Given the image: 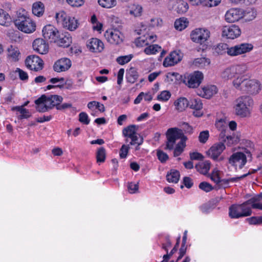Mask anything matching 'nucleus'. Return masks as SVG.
<instances>
[{"mask_svg":"<svg viewBox=\"0 0 262 262\" xmlns=\"http://www.w3.org/2000/svg\"><path fill=\"white\" fill-rule=\"evenodd\" d=\"M253 46L251 43H243L230 48H227V54L232 56H235L251 51Z\"/></svg>","mask_w":262,"mask_h":262,"instance_id":"nucleus-10","label":"nucleus"},{"mask_svg":"<svg viewBox=\"0 0 262 262\" xmlns=\"http://www.w3.org/2000/svg\"><path fill=\"white\" fill-rule=\"evenodd\" d=\"M215 125L216 128L221 132L219 135V138H224L225 136L227 129V123L224 119H221L215 122Z\"/></svg>","mask_w":262,"mask_h":262,"instance_id":"nucleus-27","label":"nucleus"},{"mask_svg":"<svg viewBox=\"0 0 262 262\" xmlns=\"http://www.w3.org/2000/svg\"><path fill=\"white\" fill-rule=\"evenodd\" d=\"M232 83L236 89L251 95H256L261 90V85L258 80L248 79L244 75L236 77Z\"/></svg>","mask_w":262,"mask_h":262,"instance_id":"nucleus-1","label":"nucleus"},{"mask_svg":"<svg viewBox=\"0 0 262 262\" xmlns=\"http://www.w3.org/2000/svg\"><path fill=\"white\" fill-rule=\"evenodd\" d=\"M203 94L202 95L203 97L209 99L214 94L217 93V88L214 85L205 86L202 89Z\"/></svg>","mask_w":262,"mask_h":262,"instance_id":"nucleus-30","label":"nucleus"},{"mask_svg":"<svg viewBox=\"0 0 262 262\" xmlns=\"http://www.w3.org/2000/svg\"><path fill=\"white\" fill-rule=\"evenodd\" d=\"M241 34L240 28L235 25L224 26L222 28V36L227 38L233 39L238 37Z\"/></svg>","mask_w":262,"mask_h":262,"instance_id":"nucleus-14","label":"nucleus"},{"mask_svg":"<svg viewBox=\"0 0 262 262\" xmlns=\"http://www.w3.org/2000/svg\"><path fill=\"white\" fill-rule=\"evenodd\" d=\"M142 13V8L140 5H135L130 10V14L134 15L135 17L140 16Z\"/></svg>","mask_w":262,"mask_h":262,"instance_id":"nucleus-48","label":"nucleus"},{"mask_svg":"<svg viewBox=\"0 0 262 262\" xmlns=\"http://www.w3.org/2000/svg\"><path fill=\"white\" fill-rule=\"evenodd\" d=\"M162 24V19L158 17L151 18L149 23V26L151 27L161 26Z\"/></svg>","mask_w":262,"mask_h":262,"instance_id":"nucleus-56","label":"nucleus"},{"mask_svg":"<svg viewBox=\"0 0 262 262\" xmlns=\"http://www.w3.org/2000/svg\"><path fill=\"white\" fill-rule=\"evenodd\" d=\"M42 32L45 39L49 40L51 42H55V39L59 33L55 27L51 25L45 26Z\"/></svg>","mask_w":262,"mask_h":262,"instance_id":"nucleus-15","label":"nucleus"},{"mask_svg":"<svg viewBox=\"0 0 262 262\" xmlns=\"http://www.w3.org/2000/svg\"><path fill=\"white\" fill-rule=\"evenodd\" d=\"M180 172L178 170L171 169L166 175V180L169 183H177L180 179Z\"/></svg>","mask_w":262,"mask_h":262,"instance_id":"nucleus-32","label":"nucleus"},{"mask_svg":"<svg viewBox=\"0 0 262 262\" xmlns=\"http://www.w3.org/2000/svg\"><path fill=\"white\" fill-rule=\"evenodd\" d=\"M199 187L200 189L206 192H210L213 189L212 186L206 182H202L200 183L199 185Z\"/></svg>","mask_w":262,"mask_h":262,"instance_id":"nucleus-49","label":"nucleus"},{"mask_svg":"<svg viewBox=\"0 0 262 262\" xmlns=\"http://www.w3.org/2000/svg\"><path fill=\"white\" fill-rule=\"evenodd\" d=\"M58 24H60L64 28L74 31L78 27V21L74 17L68 16L64 11H60L55 16Z\"/></svg>","mask_w":262,"mask_h":262,"instance_id":"nucleus-6","label":"nucleus"},{"mask_svg":"<svg viewBox=\"0 0 262 262\" xmlns=\"http://www.w3.org/2000/svg\"><path fill=\"white\" fill-rule=\"evenodd\" d=\"M190 36L193 42L202 44L209 38L210 31L204 28H197L191 32Z\"/></svg>","mask_w":262,"mask_h":262,"instance_id":"nucleus-9","label":"nucleus"},{"mask_svg":"<svg viewBox=\"0 0 262 262\" xmlns=\"http://www.w3.org/2000/svg\"><path fill=\"white\" fill-rule=\"evenodd\" d=\"M225 149V145L222 142L214 144L207 151L208 156L213 160H217L219 157Z\"/></svg>","mask_w":262,"mask_h":262,"instance_id":"nucleus-16","label":"nucleus"},{"mask_svg":"<svg viewBox=\"0 0 262 262\" xmlns=\"http://www.w3.org/2000/svg\"><path fill=\"white\" fill-rule=\"evenodd\" d=\"M253 103L250 96L243 95L238 97L234 101L233 106L235 115L242 118L250 117Z\"/></svg>","mask_w":262,"mask_h":262,"instance_id":"nucleus-2","label":"nucleus"},{"mask_svg":"<svg viewBox=\"0 0 262 262\" xmlns=\"http://www.w3.org/2000/svg\"><path fill=\"white\" fill-rule=\"evenodd\" d=\"M210 162L209 161L206 160L203 162H200L198 164H196L195 168L200 173L205 175L208 172L210 168Z\"/></svg>","mask_w":262,"mask_h":262,"instance_id":"nucleus-26","label":"nucleus"},{"mask_svg":"<svg viewBox=\"0 0 262 262\" xmlns=\"http://www.w3.org/2000/svg\"><path fill=\"white\" fill-rule=\"evenodd\" d=\"M248 200L241 204L232 205L229 209V215L231 219H238L250 216L252 214L251 207Z\"/></svg>","mask_w":262,"mask_h":262,"instance_id":"nucleus-4","label":"nucleus"},{"mask_svg":"<svg viewBox=\"0 0 262 262\" xmlns=\"http://www.w3.org/2000/svg\"><path fill=\"white\" fill-rule=\"evenodd\" d=\"M66 1L72 7H80L84 3L83 0H66Z\"/></svg>","mask_w":262,"mask_h":262,"instance_id":"nucleus-61","label":"nucleus"},{"mask_svg":"<svg viewBox=\"0 0 262 262\" xmlns=\"http://www.w3.org/2000/svg\"><path fill=\"white\" fill-rule=\"evenodd\" d=\"M243 11L239 9H231L227 11L225 15L227 22L234 23L243 18Z\"/></svg>","mask_w":262,"mask_h":262,"instance_id":"nucleus-18","label":"nucleus"},{"mask_svg":"<svg viewBox=\"0 0 262 262\" xmlns=\"http://www.w3.org/2000/svg\"><path fill=\"white\" fill-rule=\"evenodd\" d=\"M248 70V68L246 64H236L232 66L229 68H226L222 73V77L225 79L228 80L232 79L236 76H243Z\"/></svg>","mask_w":262,"mask_h":262,"instance_id":"nucleus-7","label":"nucleus"},{"mask_svg":"<svg viewBox=\"0 0 262 262\" xmlns=\"http://www.w3.org/2000/svg\"><path fill=\"white\" fill-rule=\"evenodd\" d=\"M246 221L250 225H260L262 224V215L261 216H252L247 218Z\"/></svg>","mask_w":262,"mask_h":262,"instance_id":"nucleus-47","label":"nucleus"},{"mask_svg":"<svg viewBox=\"0 0 262 262\" xmlns=\"http://www.w3.org/2000/svg\"><path fill=\"white\" fill-rule=\"evenodd\" d=\"M45 98V95H42L35 101V103L36 105V109L38 112L44 113L50 110L49 107L45 103L46 102Z\"/></svg>","mask_w":262,"mask_h":262,"instance_id":"nucleus-24","label":"nucleus"},{"mask_svg":"<svg viewBox=\"0 0 262 262\" xmlns=\"http://www.w3.org/2000/svg\"><path fill=\"white\" fill-rule=\"evenodd\" d=\"M23 12L17 14V17L14 21V24L21 31L26 33H32L35 30V23L25 14V11Z\"/></svg>","mask_w":262,"mask_h":262,"instance_id":"nucleus-3","label":"nucleus"},{"mask_svg":"<svg viewBox=\"0 0 262 262\" xmlns=\"http://www.w3.org/2000/svg\"><path fill=\"white\" fill-rule=\"evenodd\" d=\"M11 21L10 15L2 9H0V25L8 26Z\"/></svg>","mask_w":262,"mask_h":262,"instance_id":"nucleus-34","label":"nucleus"},{"mask_svg":"<svg viewBox=\"0 0 262 262\" xmlns=\"http://www.w3.org/2000/svg\"><path fill=\"white\" fill-rule=\"evenodd\" d=\"M209 137L208 130L202 131L200 133L199 136V141L202 143H205L207 142Z\"/></svg>","mask_w":262,"mask_h":262,"instance_id":"nucleus-53","label":"nucleus"},{"mask_svg":"<svg viewBox=\"0 0 262 262\" xmlns=\"http://www.w3.org/2000/svg\"><path fill=\"white\" fill-rule=\"evenodd\" d=\"M157 157L162 163L165 162L168 159L167 154L160 150L157 151Z\"/></svg>","mask_w":262,"mask_h":262,"instance_id":"nucleus-60","label":"nucleus"},{"mask_svg":"<svg viewBox=\"0 0 262 262\" xmlns=\"http://www.w3.org/2000/svg\"><path fill=\"white\" fill-rule=\"evenodd\" d=\"M247 155L244 153L237 151L233 153L228 159V163L236 168L238 166L239 169H242L247 162V159L252 160V154L248 150H245Z\"/></svg>","mask_w":262,"mask_h":262,"instance_id":"nucleus-5","label":"nucleus"},{"mask_svg":"<svg viewBox=\"0 0 262 262\" xmlns=\"http://www.w3.org/2000/svg\"><path fill=\"white\" fill-rule=\"evenodd\" d=\"M45 99L46 102L45 103L48 105L50 110L55 106L57 108V105H58L59 103H60L63 100V98L61 96L57 95H51L50 96H46L45 95Z\"/></svg>","mask_w":262,"mask_h":262,"instance_id":"nucleus-23","label":"nucleus"},{"mask_svg":"<svg viewBox=\"0 0 262 262\" xmlns=\"http://www.w3.org/2000/svg\"><path fill=\"white\" fill-rule=\"evenodd\" d=\"M127 188L129 193H135L138 192L139 189L138 183H135L133 182L129 183Z\"/></svg>","mask_w":262,"mask_h":262,"instance_id":"nucleus-58","label":"nucleus"},{"mask_svg":"<svg viewBox=\"0 0 262 262\" xmlns=\"http://www.w3.org/2000/svg\"><path fill=\"white\" fill-rule=\"evenodd\" d=\"M44 11L45 6L42 2H37L33 4L32 13L35 15L40 17L43 15Z\"/></svg>","mask_w":262,"mask_h":262,"instance_id":"nucleus-31","label":"nucleus"},{"mask_svg":"<svg viewBox=\"0 0 262 262\" xmlns=\"http://www.w3.org/2000/svg\"><path fill=\"white\" fill-rule=\"evenodd\" d=\"M139 77V74L137 70L134 68H130L126 73V79L128 82L135 83Z\"/></svg>","mask_w":262,"mask_h":262,"instance_id":"nucleus-28","label":"nucleus"},{"mask_svg":"<svg viewBox=\"0 0 262 262\" xmlns=\"http://www.w3.org/2000/svg\"><path fill=\"white\" fill-rule=\"evenodd\" d=\"M203 74L200 71H195L185 77L184 82L190 88H195L200 85L203 79Z\"/></svg>","mask_w":262,"mask_h":262,"instance_id":"nucleus-12","label":"nucleus"},{"mask_svg":"<svg viewBox=\"0 0 262 262\" xmlns=\"http://www.w3.org/2000/svg\"><path fill=\"white\" fill-rule=\"evenodd\" d=\"M161 48L158 45H153L149 46L144 49V52L147 55H151L156 54L159 52Z\"/></svg>","mask_w":262,"mask_h":262,"instance_id":"nucleus-43","label":"nucleus"},{"mask_svg":"<svg viewBox=\"0 0 262 262\" xmlns=\"http://www.w3.org/2000/svg\"><path fill=\"white\" fill-rule=\"evenodd\" d=\"M79 121L84 124L88 125L90 123L88 115L84 112H81L79 115Z\"/></svg>","mask_w":262,"mask_h":262,"instance_id":"nucleus-55","label":"nucleus"},{"mask_svg":"<svg viewBox=\"0 0 262 262\" xmlns=\"http://www.w3.org/2000/svg\"><path fill=\"white\" fill-rule=\"evenodd\" d=\"M171 97L170 93L168 91H162L157 97L159 100L167 101Z\"/></svg>","mask_w":262,"mask_h":262,"instance_id":"nucleus-52","label":"nucleus"},{"mask_svg":"<svg viewBox=\"0 0 262 262\" xmlns=\"http://www.w3.org/2000/svg\"><path fill=\"white\" fill-rule=\"evenodd\" d=\"M174 104L178 111L182 112L189 106V101L185 97H180L174 101Z\"/></svg>","mask_w":262,"mask_h":262,"instance_id":"nucleus-29","label":"nucleus"},{"mask_svg":"<svg viewBox=\"0 0 262 262\" xmlns=\"http://www.w3.org/2000/svg\"><path fill=\"white\" fill-rule=\"evenodd\" d=\"M15 72L18 73L19 78L23 81H27L29 78L27 72L19 68H16Z\"/></svg>","mask_w":262,"mask_h":262,"instance_id":"nucleus-54","label":"nucleus"},{"mask_svg":"<svg viewBox=\"0 0 262 262\" xmlns=\"http://www.w3.org/2000/svg\"><path fill=\"white\" fill-rule=\"evenodd\" d=\"M106 159L105 149L103 147H100L96 152V159L98 163L104 162Z\"/></svg>","mask_w":262,"mask_h":262,"instance_id":"nucleus-41","label":"nucleus"},{"mask_svg":"<svg viewBox=\"0 0 262 262\" xmlns=\"http://www.w3.org/2000/svg\"><path fill=\"white\" fill-rule=\"evenodd\" d=\"M183 134L182 130L179 128L176 127L169 128L166 133L167 142L165 149L172 150L176 140L181 139Z\"/></svg>","mask_w":262,"mask_h":262,"instance_id":"nucleus-8","label":"nucleus"},{"mask_svg":"<svg viewBox=\"0 0 262 262\" xmlns=\"http://www.w3.org/2000/svg\"><path fill=\"white\" fill-rule=\"evenodd\" d=\"M129 150L128 146L123 145L120 150V157L122 159L125 158L127 155Z\"/></svg>","mask_w":262,"mask_h":262,"instance_id":"nucleus-59","label":"nucleus"},{"mask_svg":"<svg viewBox=\"0 0 262 262\" xmlns=\"http://www.w3.org/2000/svg\"><path fill=\"white\" fill-rule=\"evenodd\" d=\"M189 106L194 110H201L203 108V103L199 98L191 99L189 102Z\"/></svg>","mask_w":262,"mask_h":262,"instance_id":"nucleus-37","label":"nucleus"},{"mask_svg":"<svg viewBox=\"0 0 262 262\" xmlns=\"http://www.w3.org/2000/svg\"><path fill=\"white\" fill-rule=\"evenodd\" d=\"M222 141L225 142L226 145L228 146H230L232 145L235 144L236 140L234 137L231 136H226L224 138H219Z\"/></svg>","mask_w":262,"mask_h":262,"instance_id":"nucleus-51","label":"nucleus"},{"mask_svg":"<svg viewBox=\"0 0 262 262\" xmlns=\"http://www.w3.org/2000/svg\"><path fill=\"white\" fill-rule=\"evenodd\" d=\"M20 52L17 48L11 46L8 50V56L13 61H16L18 60V56Z\"/></svg>","mask_w":262,"mask_h":262,"instance_id":"nucleus-36","label":"nucleus"},{"mask_svg":"<svg viewBox=\"0 0 262 262\" xmlns=\"http://www.w3.org/2000/svg\"><path fill=\"white\" fill-rule=\"evenodd\" d=\"M211 180L217 185L221 179L219 176V171L217 169H214L210 176Z\"/></svg>","mask_w":262,"mask_h":262,"instance_id":"nucleus-57","label":"nucleus"},{"mask_svg":"<svg viewBox=\"0 0 262 262\" xmlns=\"http://www.w3.org/2000/svg\"><path fill=\"white\" fill-rule=\"evenodd\" d=\"M25 64L28 69L37 72L43 69L44 63L39 56L30 55L26 58Z\"/></svg>","mask_w":262,"mask_h":262,"instance_id":"nucleus-11","label":"nucleus"},{"mask_svg":"<svg viewBox=\"0 0 262 262\" xmlns=\"http://www.w3.org/2000/svg\"><path fill=\"white\" fill-rule=\"evenodd\" d=\"M181 60V56L177 51H173L166 57L163 63L165 67H171L177 64Z\"/></svg>","mask_w":262,"mask_h":262,"instance_id":"nucleus-22","label":"nucleus"},{"mask_svg":"<svg viewBox=\"0 0 262 262\" xmlns=\"http://www.w3.org/2000/svg\"><path fill=\"white\" fill-rule=\"evenodd\" d=\"M132 54L125 56H121L117 58L116 61L120 65H124L129 62L133 58Z\"/></svg>","mask_w":262,"mask_h":262,"instance_id":"nucleus-45","label":"nucleus"},{"mask_svg":"<svg viewBox=\"0 0 262 262\" xmlns=\"http://www.w3.org/2000/svg\"><path fill=\"white\" fill-rule=\"evenodd\" d=\"M243 18L247 21H250L254 19L257 15L256 10L252 8H248L243 11Z\"/></svg>","mask_w":262,"mask_h":262,"instance_id":"nucleus-33","label":"nucleus"},{"mask_svg":"<svg viewBox=\"0 0 262 262\" xmlns=\"http://www.w3.org/2000/svg\"><path fill=\"white\" fill-rule=\"evenodd\" d=\"M179 126L181 128L183 133L191 135L193 133V128L187 122H181L179 124Z\"/></svg>","mask_w":262,"mask_h":262,"instance_id":"nucleus-46","label":"nucleus"},{"mask_svg":"<svg viewBox=\"0 0 262 262\" xmlns=\"http://www.w3.org/2000/svg\"><path fill=\"white\" fill-rule=\"evenodd\" d=\"M71 60L67 58H62L57 60L53 65V69L56 72H65L71 67Z\"/></svg>","mask_w":262,"mask_h":262,"instance_id":"nucleus-17","label":"nucleus"},{"mask_svg":"<svg viewBox=\"0 0 262 262\" xmlns=\"http://www.w3.org/2000/svg\"><path fill=\"white\" fill-rule=\"evenodd\" d=\"M189 155L191 160H202L203 158V155L197 152L190 153Z\"/></svg>","mask_w":262,"mask_h":262,"instance_id":"nucleus-63","label":"nucleus"},{"mask_svg":"<svg viewBox=\"0 0 262 262\" xmlns=\"http://www.w3.org/2000/svg\"><path fill=\"white\" fill-rule=\"evenodd\" d=\"M122 133L124 136L130 138L136 134H137L136 130V125H130L124 128L122 131Z\"/></svg>","mask_w":262,"mask_h":262,"instance_id":"nucleus-39","label":"nucleus"},{"mask_svg":"<svg viewBox=\"0 0 262 262\" xmlns=\"http://www.w3.org/2000/svg\"><path fill=\"white\" fill-rule=\"evenodd\" d=\"M130 139H131V142H130V145L138 144V145H140L143 142V139L139 137L137 133L130 137Z\"/></svg>","mask_w":262,"mask_h":262,"instance_id":"nucleus-50","label":"nucleus"},{"mask_svg":"<svg viewBox=\"0 0 262 262\" xmlns=\"http://www.w3.org/2000/svg\"><path fill=\"white\" fill-rule=\"evenodd\" d=\"M188 24V22L187 21L186 19L181 18L175 21L174 25L177 30L182 31L187 27Z\"/></svg>","mask_w":262,"mask_h":262,"instance_id":"nucleus-40","label":"nucleus"},{"mask_svg":"<svg viewBox=\"0 0 262 262\" xmlns=\"http://www.w3.org/2000/svg\"><path fill=\"white\" fill-rule=\"evenodd\" d=\"M33 48L38 53L45 54L48 52L49 46L44 39L37 38L33 42Z\"/></svg>","mask_w":262,"mask_h":262,"instance_id":"nucleus-20","label":"nucleus"},{"mask_svg":"<svg viewBox=\"0 0 262 262\" xmlns=\"http://www.w3.org/2000/svg\"><path fill=\"white\" fill-rule=\"evenodd\" d=\"M183 184L187 188H190L192 186L193 183L190 178L185 177L183 178Z\"/></svg>","mask_w":262,"mask_h":262,"instance_id":"nucleus-64","label":"nucleus"},{"mask_svg":"<svg viewBox=\"0 0 262 262\" xmlns=\"http://www.w3.org/2000/svg\"><path fill=\"white\" fill-rule=\"evenodd\" d=\"M104 37L108 42L113 45H119L123 41V34L117 29L107 30Z\"/></svg>","mask_w":262,"mask_h":262,"instance_id":"nucleus-13","label":"nucleus"},{"mask_svg":"<svg viewBox=\"0 0 262 262\" xmlns=\"http://www.w3.org/2000/svg\"><path fill=\"white\" fill-rule=\"evenodd\" d=\"M180 139V141L176 145L174 149L173 156L175 157L180 156L183 152L186 147V141L187 140V138L184 135V134Z\"/></svg>","mask_w":262,"mask_h":262,"instance_id":"nucleus-25","label":"nucleus"},{"mask_svg":"<svg viewBox=\"0 0 262 262\" xmlns=\"http://www.w3.org/2000/svg\"><path fill=\"white\" fill-rule=\"evenodd\" d=\"M98 3L102 8L111 9L117 5L116 0H98Z\"/></svg>","mask_w":262,"mask_h":262,"instance_id":"nucleus-38","label":"nucleus"},{"mask_svg":"<svg viewBox=\"0 0 262 262\" xmlns=\"http://www.w3.org/2000/svg\"><path fill=\"white\" fill-rule=\"evenodd\" d=\"M19 112L21 114L19 116V119H27L31 116L29 111L25 108L21 109Z\"/></svg>","mask_w":262,"mask_h":262,"instance_id":"nucleus-62","label":"nucleus"},{"mask_svg":"<svg viewBox=\"0 0 262 262\" xmlns=\"http://www.w3.org/2000/svg\"><path fill=\"white\" fill-rule=\"evenodd\" d=\"M55 40L54 43L63 48L68 47L72 42V38L67 32L64 33H59Z\"/></svg>","mask_w":262,"mask_h":262,"instance_id":"nucleus-21","label":"nucleus"},{"mask_svg":"<svg viewBox=\"0 0 262 262\" xmlns=\"http://www.w3.org/2000/svg\"><path fill=\"white\" fill-rule=\"evenodd\" d=\"M87 48L89 50L94 53H99L104 49L103 43L97 38H92L87 41Z\"/></svg>","mask_w":262,"mask_h":262,"instance_id":"nucleus-19","label":"nucleus"},{"mask_svg":"<svg viewBox=\"0 0 262 262\" xmlns=\"http://www.w3.org/2000/svg\"><path fill=\"white\" fill-rule=\"evenodd\" d=\"M188 4L184 1H179L178 3L176 11L179 14H183L186 12L188 9Z\"/></svg>","mask_w":262,"mask_h":262,"instance_id":"nucleus-42","label":"nucleus"},{"mask_svg":"<svg viewBox=\"0 0 262 262\" xmlns=\"http://www.w3.org/2000/svg\"><path fill=\"white\" fill-rule=\"evenodd\" d=\"M210 63V59L205 57L196 58L193 61V64L200 68L208 66L209 65Z\"/></svg>","mask_w":262,"mask_h":262,"instance_id":"nucleus-35","label":"nucleus"},{"mask_svg":"<svg viewBox=\"0 0 262 262\" xmlns=\"http://www.w3.org/2000/svg\"><path fill=\"white\" fill-rule=\"evenodd\" d=\"M258 199L256 197H253L248 200V202L250 204L252 208L258 209L262 210V203H257Z\"/></svg>","mask_w":262,"mask_h":262,"instance_id":"nucleus-44","label":"nucleus"}]
</instances>
